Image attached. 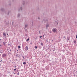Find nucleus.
Returning <instances> with one entry per match:
<instances>
[{
	"mask_svg": "<svg viewBox=\"0 0 77 77\" xmlns=\"http://www.w3.org/2000/svg\"><path fill=\"white\" fill-rule=\"evenodd\" d=\"M52 32L54 33H57V29L56 28L53 29H52Z\"/></svg>",
	"mask_w": 77,
	"mask_h": 77,
	"instance_id": "obj_1",
	"label": "nucleus"
},
{
	"mask_svg": "<svg viewBox=\"0 0 77 77\" xmlns=\"http://www.w3.org/2000/svg\"><path fill=\"white\" fill-rule=\"evenodd\" d=\"M25 50L26 51H27V50H28V47L27 46H26L25 48Z\"/></svg>",
	"mask_w": 77,
	"mask_h": 77,
	"instance_id": "obj_2",
	"label": "nucleus"
},
{
	"mask_svg": "<svg viewBox=\"0 0 77 77\" xmlns=\"http://www.w3.org/2000/svg\"><path fill=\"white\" fill-rule=\"evenodd\" d=\"M3 35L4 36H6V34H5V32H3Z\"/></svg>",
	"mask_w": 77,
	"mask_h": 77,
	"instance_id": "obj_3",
	"label": "nucleus"
},
{
	"mask_svg": "<svg viewBox=\"0 0 77 77\" xmlns=\"http://www.w3.org/2000/svg\"><path fill=\"white\" fill-rule=\"evenodd\" d=\"M6 55L5 54H4L2 55V57H6Z\"/></svg>",
	"mask_w": 77,
	"mask_h": 77,
	"instance_id": "obj_4",
	"label": "nucleus"
},
{
	"mask_svg": "<svg viewBox=\"0 0 77 77\" xmlns=\"http://www.w3.org/2000/svg\"><path fill=\"white\" fill-rule=\"evenodd\" d=\"M49 24H46V27H49Z\"/></svg>",
	"mask_w": 77,
	"mask_h": 77,
	"instance_id": "obj_5",
	"label": "nucleus"
},
{
	"mask_svg": "<svg viewBox=\"0 0 77 77\" xmlns=\"http://www.w3.org/2000/svg\"><path fill=\"white\" fill-rule=\"evenodd\" d=\"M28 25H27V24H26L25 25V29L27 27Z\"/></svg>",
	"mask_w": 77,
	"mask_h": 77,
	"instance_id": "obj_6",
	"label": "nucleus"
},
{
	"mask_svg": "<svg viewBox=\"0 0 77 77\" xmlns=\"http://www.w3.org/2000/svg\"><path fill=\"white\" fill-rule=\"evenodd\" d=\"M55 23H56V24H57V25H58V22L56 21L55 22Z\"/></svg>",
	"mask_w": 77,
	"mask_h": 77,
	"instance_id": "obj_7",
	"label": "nucleus"
},
{
	"mask_svg": "<svg viewBox=\"0 0 77 77\" xmlns=\"http://www.w3.org/2000/svg\"><path fill=\"white\" fill-rule=\"evenodd\" d=\"M23 65H26V62H23Z\"/></svg>",
	"mask_w": 77,
	"mask_h": 77,
	"instance_id": "obj_8",
	"label": "nucleus"
},
{
	"mask_svg": "<svg viewBox=\"0 0 77 77\" xmlns=\"http://www.w3.org/2000/svg\"><path fill=\"white\" fill-rule=\"evenodd\" d=\"M20 16V14H18L17 15L18 17H19Z\"/></svg>",
	"mask_w": 77,
	"mask_h": 77,
	"instance_id": "obj_9",
	"label": "nucleus"
},
{
	"mask_svg": "<svg viewBox=\"0 0 77 77\" xmlns=\"http://www.w3.org/2000/svg\"><path fill=\"white\" fill-rule=\"evenodd\" d=\"M37 18L38 20H40V17H38Z\"/></svg>",
	"mask_w": 77,
	"mask_h": 77,
	"instance_id": "obj_10",
	"label": "nucleus"
},
{
	"mask_svg": "<svg viewBox=\"0 0 77 77\" xmlns=\"http://www.w3.org/2000/svg\"><path fill=\"white\" fill-rule=\"evenodd\" d=\"M18 48H21V47L20 46H18Z\"/></svg>",
	"mask_w": 77,
	"mask_h": 77,
	"instance_id": "obj_11",
	"label": "nucleus"
},
{
	"mask_svg": "<svg viewBox=\"0 0 77 77\" xmlns=\"http://www.w3.org/2000/svg\"><path fill=\"white\" fill-rule=\"evenodd\" d=\"M38 48V47H37V46L35 47V49H36V48Z\"/></svg>",
	"mask_w": 77,
	"mask_h": 77,
	"instance_id": "obj_12",
	"label": "nucleus"
},
{
	"mask_svg": "<svg viewBox=\"0 0 77 77\" xmlns=\"http://www.w3.org/2000/svg\"><path fill=\"white\" fill-rule=\"evenodd\" d=\"M1 11H3V8H2L1 9Z\"/></svg>",
	"mask_w": 77,
	"mask_h": 77,
	"instance_id": "obj_13",
	"label": "nucleus"
},
{
	"mask_svg": "<svg viewBox=\"0 0 77 77\" xmlns=\"http://www.w3.org/2000/svg\"><path fill=\"white\" fill-rule=\"evenodd\" d=\"M74 43H75V42H76V41H74Z\"/></svg>",
	"mask_w": 77,
	"mask_h": 77,
	"instance_id": "obj_14",
	"label": "nucleus"
},
{
	"mask_svg": "<svg viewBox=\"0 0 77 77\" xmlns=\"http://www.w3.org/2000/svg\"><path fill=\"white\" fill-rule=\"evenodd\" d=\"M41 45H43V43H41Z\"/></svg>",
	"mask_w": 77,
	"mask_h": 77,
	"instance_id": "obj_15",
	"label": "nucleus"
},
{
	"mask_svg": "<svg viewBox=\"0 0 77 77\" xmlns=\"http://www.w3.org/2000/svg\"><path fill=\"white\" fill-rule=\"evenodd\" d=\"M20 9H21V10H22V9H23V8H22V7H21L20 8Z\"/></svg>",
	"mask_w": 77,
	"mask_h": 77,
	"instance_id": "obj_16",
	"label": "nucleus"
},
{
	"mask_svg": "<svg viewBox=\"0 0 77 77\" xmlns=\"http://www.w3.org/2000/svg\"><path fill=\"white\" fill-rule=\"evenodd\" d=\"M19 74H20V73H19V72H18L17 73V75H19Z\"/></svg>",
	"mask_w": 77,
	"mask_h": 77,
	"instance_id": "obj_17",
	"label": "nucleus"
},
{
	"mask_svg": "<svg viewBox=\"0 0 77 77\" xmlns=\"http://www.w3.org/2000/svg\"><path fill=\"white\" fill-rule=\"evenodd\" d=\"M32 25L33 26V23H32Z\"/></svg>",
	"mask_w": 77,
	"mask_h": 77,
	"instance_id": "obj_18",
	"label": "nucleus"
},
{
	"mask_svg": "<svg viewBox=\"0 0 77 77\" xmlns=\"http://www.w3.org/2000/svg\"><path fill=\"white\" fill-rule=\"evenodd\" d=\"M3 43L4 44V45H5V44H6V43H5L4 42H3Z\"/></svg>",
	"mask_w": 77,
	"mask_h": 77,
	"instance_id": "obj_19",
	"label": "nucleus"
},
{
	"mask_svg": "<svg viewBox=\"0 0 77 77\" xmlns=\"http://www.w3.org/2000/svg\"><path fill=\"white\" fill-rule=\"evenodd\" d=\"M67 40H68V41L69 40V38L68 37H67Z\"/></svg>",
	"mask_w": 77,
	"mask_h": 77,
	"instance_id": "obj_20",
	"label": "nucleus"
},
{
	"mask_svg": "<svg viewBox=\"0 0 77 77\" xmlns=\"http://www.w3.org/2000/svg\"><path fill=\"white\" fill-rule=\"evenodd\" d=\"M27 41H29V38H28L27 40Z\"/></svg>",
	"mask_w": 77,
	"mask_h": 77,
	"instance_id": "obj_21",
	"label": "nucleus"
},
{
	"mask_svg": "<svg viewBox=\"0 0 77 77\" xmlns=\"http://www.w3.org/2000/svg\"><path fill=\"white\" fill-rule=\"evenodd\" d=\"M76 38L77 39V35H76Z\"/></svg>",
	"mask_w": 77,
	"mask_h": 77,
	"instance_id": "obj_22",
	"label": "nucleus"
},
{
	"mask_svg": "<svg viewBox=\"0 0 77 77\" xmlns=\"http://www.w3.org/2000/svg\"><path fill=\"white\" fill-rule=\"evenodd\" d=\"M16 69H14V71H16Z\"/></svg>",
	"mask_w": 77,
	"mask_h": 77,
	"instance_id": "obj_23",
	"label": "nucleus"
},
{
	"mask_svg": "<svg viewBox=\"0 0 77 77\" xmlns=\"http://www.w3.org/2000/svg\"><path fill=\"white\" fill-rule=\"evenodd\" d=\"M42 36H40V38H42Z\"/></svg>",
	"mask_w": 77,
	"mask_h": 77,
	"instance_id": "obj_24",
	"label": "nucleus"
},
{
	"mask_svg": "<svg viewBox=\"0 0 77 77\" xmlns=\"http://www.w3.org/2000/svg\"><path fill=\"white\" fill-rule=\"evenodd\" d=\"M23 59H24V56H23Z\"/></svg>",
	"mask_w": 77,
	"mask_h": 77,
	"instance_id": "obj_25",
	"label": "nucleus"
},
{
	"mask_svg": "<svg viewBox=\"0 0 77 77\" xmlns=\"http://www.w3.org/2000/svg\"><path fill=\"white\" fill-rule=\"evenodd\" d=\"M14 67V68H16V66H15Z\"/></svg>",
	"mask_w": 77,
	"mask_h": 77,
	"instance_id": "obj_26",
	"label": "nucleus"
},
{
	"mask_svg": "<svg viewBox=\"0 0 77 77\" xmlns=\"http://www.w3.org/2000/svg\"><path fill=\"white\" fill-rule=\"evenodd\" d=\"M7 35H8V34H7Z\"/></svg>",
	"mask_w": 77,
	"mask_h": 77,
	"instance_id": "obj_27",
	"label": "nucleus"
},
{
	"mask_svg": "<svg viewBox=\"0 0 77 77\" xmlns=\"http://www.w3.org/2000/svg\"><path fill=\"white\" fill-rule=\"evenodd\" d=\"M0 47H1V45L0 44Z\"/></svg>",
	"mask_w": 77,
	"mask_h": 77,
	"instance_id": "obj_28",
	"label": "nucleus"
},
{
	"mask_svg": "<svg viewBox=\"0 0 77 77\" xmlns=\"http://www.w3.org/2000/svg\"><path fill=\"white\" fill-rule=\"evenodd\" d=\"M43 37H44V35H43Z\"/></svg>",
	"mask_w": 77,
	"mask_h": 77,
	"instance_id": "obj_29",
	"label": "nucleus"
},
{
	"mask_svg": "<svg viewBox=\"0 0 77 77\" xmlns=\"http://www.w3.org/2000/svg\"><path fill=\"white\" fill-rule=\"evenodd\" d=\"M0 40H2V39H0Z\"/></svg>",
	"mask_w": 77,
	"mask_h": 77,
	"instance_id": "obj_30",
	"label": "nucleus"
}]
</instances>
